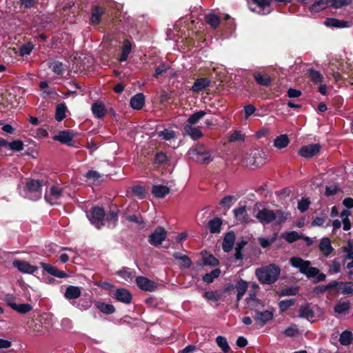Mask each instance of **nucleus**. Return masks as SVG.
Returning <instances> with one entry per match:
<instances>
[{
    "instance_id": "f257e3e1",
    "label": "nucleus",
    "mask_w": 353,
    "mask_h": 353,
    "mask_svg": "<svg viewBox=\"0 0 353 353\" xmlns=\"http://www.w3.org/2000/svg\"><path fill=\"white\" fill-rule=\"evenodd\" d=\"M289 215V213L285 212L281 210L274 211L265 208L259 210L255 217L259 222L263 225L269 224L274 221L276 223L281 224L288 219Z\"/></svg>"
},
{
    "instance_id": "f03ea898",
    "label": "nucleus",
    "mask_w": 353,
    "mask_h": 353,
    "mask_svg": "<svg viewBox=\"0 0 353 353\" xmlns=\"http://www.w3.org/2000/svg\"><path fill=\"white\" fill-rule=\"evenodd\" d=\"M281 274V268L279 265L271 263L266 266L257 268L255 274L262 284L271 285L274 283Z\"/></svg>"
},
{
    "instance_id": "7ed1b4c3",
    "label": "nucleus",
    "mask_w": 353,
    "mask_h": 353,
    "mask_svg": "<svg viewBox=\"0 0 353 353\" xmlns=\"http://www.w3.org/2000/svg\"><path fill=\"white\" fill-rule=\"evenodd\" d=\"M190 157L194 161L201 164H208L213 161L212 152L204 144L198 143L189 150Z\"/></svg>"
},
{
    "instance_id": "20e7f679",
    "label": "nucleus",
    "mask_w": 353,
    "mask_h": 353,
    "mask_svg": "<svg viewBox=\"0 0 353 353\" xmlns=\"http://www.w3.org/2000/svg\"><path fill=\"white\" fill-rule=\"evenodd\" d=\"M292 266L299 269L301 274H305L307 278H314L319 272V269L315 267H311L310 261H305L300 257H292L290 260Z\"/></svg>"
},
{
    "instance_id": "39448f33",
    "label": "nucleus",
    "mask_w": 353,
    "mask_h": 353,
    "mask_svg": "<svg viewBox=\"0 0 353 353\" xmlns=\"http://www.w3.org/2000/svg\"><path fill=\"white\" fill-rule=\"evenodd\" d=\"M87 216L92 224L100 230L105 225V212L103 207L98 205L92 207Z\"/></svg>"
},
{
    "instance_id": "423d86ee",
    "label": "nucleus",
    "mask_w": 353,
    "mask_h": 353,
    "mask_svg": "<svg viewBox=\"0 0 353 353\" xmlns=\"http://www.w3.org/2000/svg\"><path fill=\"white\" fill-rule=\"evenodd\" d=\"M167 237V231L163 227H157L154 231L149 235L148 242L153 246L160 245Z\"/></svg>"
},
{
    "instance_id": "0eeeda50",
    "label": "nucleus",
    "mask_w": 353,
    "mask_h": 353,
    "mask_svg": "<svg viewBox=\"0 0 353 353\" xmlns=\"http://www.w3.org/2000/svg\"><path fill=\"white\" fill-rule=\"evenodd\" d=\"M321 149L319 143H312L302 146L298 151V154L305 159H310L318 154Z\"/></svg>"
},
{
    "instance_id": "6e6552de",
    "label": "nucleus",
    "mask_w": 353,
    "mask_h": 353,
    "mask_svg": "<svg viewBox=\"0 0 353 353\" xmlns=\"http://www.w3.org/2000/svg\"><path fill=\"white\" fill-rule=\"evenodd\" d=\"M14 268L23 274H32L38 270V267L31 265L29 262L22 260H14L12 262Z\"/></svg>"
},
{
    "instance_id": "1a4fd4ad",
    "label": "nucleus",
    "mask_w": 353,
    "mask_h": 353,
    "mask_svg": "<svg viewBox=\"0 0 353 353\" xmlns=\"http://www.w3.org/2000/svg\"><path fill=\"white\" fill-rule=\"evenodd\" d=\"M136 283L141 290L144 291L154 292L157 288V283L142 276L136 278Z\"/></svg>"
},
{
    "instance_id": "9d476101",
    "label": "nucleus",
    "mask_w": 353,
    "mask_h": 353,
    "mask_svg": "<svg viewBox=\"0 0 353 353\" xmlns=\"http://www.w3.org/2000/svg\"><path fill=\"white\" fill-rule=\"evenodd\" d=\"M74 134L72 131L65 130L60 131L58 134L53 137V140L60 142L62 144H65L68 146H74L72 139Z\"/></svg>"
},
{
    "instance_id": "9b49d317",
    "label": "nucleus",
    "mask_w": 353,
    "mask_h": 353,
    "mask_svg": "<svg viewBox=\"0 0 353 353\" xmlns=\"http://www.w3.org/2000/svg\"><path fill=\"white\" fill-rule=\"evenodd\" d=\"M251 2L260 8V10L256 12L255 8H250V11L252 12H256L260 15H265L272 12V10L270 9L272 0H251Z\"/></svg>"
},
{
    "instance_id": "f8f14e48",
    "label": "nucleus",
    "mask_w": 353,
    "mask_h": 353,
    "mask_svg": "<svg viewBox=\"0 0 353 353\" xmlns=\"http://www.w3.org/2000/svg\"><path fill=\"white\" fill-rule=\"evenodd\" d=\"M324 25L332 28H346L352 26V23L349 21L328 17L324 21Z\"/></svg>"
},
{
    "instance_id": "ddd939ff",
    "label": "nucleus",
    "mask_w": 353,
    "mask_h": 353,
    "mask_svg": "<svg viewBox=\"0 0 353 353\" xmlns=\"http://www.w3.org/2000/svg\"><path fill=\"white\" fill-rule=\"evenodd\" d=\"M40 265L44 271L53 276L60 279L67 278L69 276L68 274L65 272L59 270L55 266H53L49 263L41 262Z\"/></svg>"
},
{
    "instance_id": "4468645a",
    "label": "nucleus",
    "mask_w": 353,
    "mask_h": 353,
    "mask_svg": "<svg viewBox=\"0 0 353 353\" xmlns=\"http://www.w3.org/2000/svg\"><path fill=\"white\" fill-rule=\"evenodd\" d=\"M235 239V233L232 230H230L225 234L222 243V249L225 252L228 253L232 250Z\"/></svg>"
},
{
    "instance_id": "2eb2a0df",
    "label": "nucleus",
    "mask_w": 353,
    "mask_h": 353,
    "mask_svg": "<svg viewBox=\"0 0 353 353\" xmlns=\"http://www.w3.org/2000/svg\"><path fill=\"white\" fill-rule=\"evenodd\" d=\"M254 319L261 326H263L273 319V312L270 310L261 312L255 310Z\"/></svg>"
},
{
    "instance_id": "dca6fc26",
    "label": "nucleus",
    "mask_w": 353,
    "mask_h": 353,
    "mask_svg": "<svg viewBox=\"0 0 353 353\" xmlns=\"http://www.w3.org/2000/svg\"><path fill=\"white\" fill-rule=\"evenodd\" d=\"M105 8L99 5H93L91 8L90 22L93 25L99 24L101 16L105 13Z\"/></svg>"
},
{
    "instance_id": "f3484780",
    "label": "nucleus",
    "mask_w": 353,
    "mask_h": 353,
    "mask_svg": "<svg viewBox=\"0 0 353 353\" xmlns=\"http://www.w3.org/2000/svg\"><path fill=\"white\" fill-rule=\"evenodd\" d=\"M114 298L125 304H130L132 302V296L128 290L119 288L115 291Z\"/></svg>"
},
{
    "instance_id": "a211bd4d",
    "label": "nucleus",
    "mask_w": 353,
    "mask_h": 353,
    "mask_svg": "<svg viewBox=\"0 0 353 353\" xmlns=\"http://www.w3.org/2000/svg\"><path fill=\"white\" fill-rule=\"evenodd\" d=\"M183 133L184 135L189 136L192 140H197L203 136L199 128L193 127L190 124H185L183 126Z\"/></svg>"
},
{
    "instance_id": "6ab92c4d",
    "label": "nucleus",
    "mask_w": 353,
    "mask_h": 353,
    "mask_svg": "<svg viewBox=\"0 0 353 353\" xmlns=\"http://www.w3.org/2000/svg\"><path fill=\"white\" fill-rule=\"evenodd\" d=\"M234 217L242 224H248L252 220L246 212V206H241L233 210Z\"/></svg>"
},
{
    "instance_id": "aec40b11",
    "label": "nucleus",
    "mask_w": 353,
    "mask_h": 353,
    "mask_svg": "<svg viewBox=\"0 0 353 353\" xmlns=\"http://www.w3.org/2000/svg\"><path fill=\"white\" fill-rule=\"evenodd\" d=\"M210 80L207 77L199 78L193 83L191 90L193 92L199 93L210 86Z\"/></svg>"
},
{
    "instance_id": "412c9836",
    "label": "nucleus",
    "mask_w": 353,
    "mask_h": 353,
    "mask_svg": "<svg viewBox=\"0 0 353 353\" xmlns=\"http://www.w3.org/2000/svg\"><path fill=\"white\" fill-rule=\"evenodd\" d=\"M131 107L134 110H140L143 108L145 104V96L143 93H137L134 95L130 101Z\"/></svg>"
},
{
    "instance_id": "4be33fe9",
    "label": "nucleus",
    "mask_w": 353,
    "mask_h": 353,
    "mask_svg": "<svg viewBox=\"0 0 353 353\" xmlns=\"http://www.w3.org/2000/svg\"><path fill=\"white\" fill-rule=\"evenodd\" d=\"M320 251L325 256H328L334 250L331 241L328 237H323L319 245Z\"/></svg>"
},
{
    "instance_id": "5701e85b",
    "label": "nucleus",
    "mask_w": 353,
    "mask_h": 353,
    "mask_svg": "<svg viewBox=\"0 0 353 353\" xmlns=\"http://www.w3.org/2000/svg\"><path fill=\"white\" fill-rule=\"evenodd\" d=\"M152 194L157 198H163L170 192L169 187L163 185H154L152 187Z\"/></svg>"
},
{
    "instance_id": "b1692460",
    "label": "nucleus",
    "mask_w": 353,
    "mask_h": 353,
    "mask_svg": "<svg viewBox=\"0 0 353 353\" xmlns=\"http://www.w3.org/2000/svg\"><path fill=\"white\" fill-rule=\"evenodd\" d=\"M253 77L259 85L269 86L272 83V79L268 74H262L259 72H256L253 74Z\"/></svg>"
},
{
    "instance_id": "393cba45",
    "label": "nucleus",
    "mask_w": 353,
    "mask_h": 353,
    "mask_svg": "<svg viewBox=\"0 0 353 353\" xmlns=\"http://www.w3.org/2000/svg\"><path fill=\"white\" fill-rule=\"evenodd\" d=\"M92 112L97 119H102L106 113L105 105L102 102L97 101L92 105Z\"/></svg>"
},
{
    "instance_id": "a878e982",
    "label": "nucleus",
    "mask_w": 353,
    "mask_h": 353,
    "mask_svg": "<svg viewBox=\"0 0 353 353\" xmlns=\"http://www.w3.org/2000/svg\"><path fill=\"white\" fill-rule=\"evenodd\" d=\"M62 194V189L56 185H52L50 189V193L46 194L45 199L50 204H53V200L59 199Z\"/></svg>"
},
{
    "instance_id": "bb28decb",
    "label": "nucleus",
    "mask_w": 353,
    "mask_h": 353,
    "mask_svg": "<svg viewBox=\"0 0 353 353\" xmlns=\"http://www.w3.org/2000/svg\"><path fill=\"white\" fill-rule=\"evenodd\" d=\"M119 210H110L105 217V222H108V228H114L118 224Z\"/></svg>"
},
{
    "instance_id": "cd10ccee",
    "label": "nucleus",
    "mask_w": 353,
    "mask_h": 353,
    "mask_svg": "<svg viewBox=\"0 0 353 353\" xmlns=\"http://www.w3.org/2000/svg\"><path fill=\"white\" fill-rule=\"evenodd\" d=\"M339 285L338 283L336 282V281H332V282L329 283L328 284L323 285H319L313 288V292L317 295L322 294L325 293V292H329L330 294H331V291L332 290H334V288L336 287V285Z\"/></svg>"
},
{
    "instance_id": "c85d7f7f",
    "label": "nucleus",
    "mask_w": 353,
    "mask_h": 353,
    "mask_svg": "<svg viewBox=\"0 0 353 353\" xmlns=\"http://www.w3.org/2000/svg\"><path fill=\"white\" fill-rule=\"evenodd\" d=\"M328 7H330L329 0H318L314 1L309 7V10L311 12L318 13L325 10Z\"/></svg>"
},
{
    "instance_id": "c756f323",
    "label": "nucleus",
    "mask_w": 353,
    "mask_h": 353,
    "mask_svg": "<svg viewBox=\"0 0 353 353\" xmlns=\"http://www.w3.org/2000/svg\"><path fill=\"white\" fill-rule=\"evenodd\" d=\"M115 274L125 281H129L135 276L136 271L128 267H123L121 270L117 271Z\"/></svg>"
},
{
    "instance_id": "7c9ffc66",
    "label": "nucleus",
    "mask_w": 353,
    "mask_h": 353,
    "mask_svg": "<svg viewBox=\"0 0 353 353\" xmlns=\"http://www.w3.org/2000/svg\"><path fill=\"white\" fill-rule=\"evenodd\" d=\"M81 290L79 287L74 285H69L66 288L64 296L67 299H76L80 297Z\"/></svg>"
},
{
    "instance_id": "2f4dec72",
    "label": "nucleus",
    "mask_w": 353,
    "mask_h": 353,
    "mask_svg": "<svg viewBox=\"0 0 353 353\" xmlns=\"http://www.w3.org/2000/svg\"><path fill=\"white\" fill-rule=\"evenodd\" d=\"M336 282L338 283L339 285H337L336 287L334 288V290H342L341 293L343 295L353 294V282L352 281L343 282V281H336Z\"/></svg>"
},
{
    "instance_id": "473e14b6",
    "label": "nucleus",
    "mask_w": 353,
    "mask_h": 353,
    "mask_svg": "<svg viewBox=\"0 0 353 353\" xmlns=\"http://www.w3.org/2000/svg\"><path fill=\"white\" fill-rule=\"evenodd\" d=\"M132 50V43L128 39H125L123 42L121 48V54L119 58V61L123 62L127 61L128 56Z\"/></svg>"
},
{
    "instance_id": "72a5a7b5",
    "label": "nucleus",
    "mask_w": 353,
    "mask_h": 353,
    "mask_svg": "<svg viewBox=\"0 0 353 353\" xmlns=\"http://www.w3.org/2000/svg\"><path fill=\"white\" fill-rule=\"evenodd\" d=\"M222 219L219 217H214L208 222V228L212 234H217L221 232Z\"/></svg>"
},
{
    "instance_id": "f704fd0d",
    "label": "nucleus",
    "mask_w": 353,
    "mask_h": 353,
    "mask_svg": "<svg viewBox=\"0 0 353 353\" xmlns=\"http://www.w3.org/2000/svg\"><path fill=\"white\" fill-rule=\"evenodd\" d=\"M94 305L100 312L105 314H112L115 312V307L112 304L101 301H95Z\"/></svg>"
},
{
    "instance_id": "c9c22d12",
    "label": "nucleus",
    "mask_w": 353,
    "mask_h": 353,
    "mask_svg": "<svg viewBox=\"0 0 353 353\" xmlns=\"http://www.w3.org/2000/svg\"><path fill=\"white\" fill-rule=\"evenodd\" d=\"M172 256L176 259L181 261V268H189L192 265V260L191 259L185 254H183L182 253L179 252H176L173 253Z\"/></svg>"
},
{
    "instance_id": "e433bc0d",
    "label": "nucleus",
    "mask_w": 353,
    "mask_h": 353,
    "mask_svg": "<svg viewBox=\"0 0 353 353\" xmlns=\"http://www.w3.org/2000/svg\"><path fill=\"white\" fill-rule=\"evenodd\" d=\"M48 67L54 73L60 75L62 74L64 71V65L61 61L53 60L48 63Z\"/></svg>"
},
{
    "instance_id": "4c0bfd02",
    "label": "nucleus",
    "mask_w": 353,
    "mask_h": 353,
    "mask_svg": "<svg viewBox=\"0 0 353 353\" xmlns=\"http://www.w3.org/2000/svg\"><path fill=\"white\" fill-rule=\"evenodd\" d=\"M42 182L38 179H31L26 183V188L29 192L41 194Z\"/></svg>"
},
{
    "instance_id": "58836bf2",
    "label": "nucleus",
    "mask_w": 353,
    "mask_h": 353,
    "mask_svg": "<svg viewBox=\"0 0 353 353\" xmlns=\"http://www.w3.org/2000/svg\"><path fill=\"white\" fill-rule=\"evenodd\" d=\"M248 283L242 279L239 281L235 285V288L237 290L236 301L239 302L243 298V295L248 290Z\"/></svg>"
},
{
    "instance_id": "ea45409f",
    "label": "nucleus",
    "mask_w": 353,
    "mask_h": 353,
    "mask_svg": "<svg viewBox=\"0 0 353 353\" xmlns=\"http://www.w3.org/2000/svg\"><path fill=\"white\" fill-rule=\"evenodd\" d=\"M328 209L323 210L320 214L319 216H316L313 219L311 222L312 227H321L323 225L325 220L328 218L327 215Z\"/></svg>"
},
{
    "instance_id": "a19ab883",
    "label": "nucleus",
    "mask_w": 353,
    "mask_h": 353,
    "mask_svg": "<svg viewBox=\"0 0 353 353\" xmlns=\"http://www.w3.org/2000/svg\"><path fill=\"white\" fill-rule=\"evenodd\" d=\"M123 217L125 218V220L138 225H143L145 223V221L140 213L129 215L127 214V210L123 212Z\"/></svg>"
},
{
    "instance_id": "79ce46f5",
    "label": "nucleus",
    "mask_w": 353,
    "mask_h": 353,
    "mask_svg": "<svg viewBox=\"0 0 353 353\" xmlns=\"http://www.w3.org/2000/svg\"><path fill=\"white\" fill-rule=\"evenodd\" d=\"M205 22L213 29H216L221 23V18L215 14H208L205 16Z\"/></svg>"
},
{
    "instance_id": "37998d69",
    "label": "nucleus",
    "mask_w": 353,
    "mask_h": 353,
    "mask_svg": "<svg viewBox=\"0 0 353 353\" xmlns=\"http://www.w3.org/2000/svg\"><path fill=\"white\" fill-rule=\"evenodd\" d=\"M67 107L64 103H59L55 110V119L60 122L66 117Z\"/></svg>"
},
{
    "instance_id": "c03bdc74",
    "label": "nucleus",
    "mask_w": 353,
    "mask_h": 353,
    "mask_svg": "<svg viewBox=\"0 0 353 353\" xmlns=\"http://www.w3.org/2000/svg\"><path fill=\"white\" fill-rule=\"evenodd\" d=\"M289 143L290 139L287 134H281L274 140V145L279 149L285 148Z\"/></svg>"
},
{
    "instance_id": "a18cd8bd",
    "label": "nucleus",
    "mask_w": 353,
    "mask_h": 353,
    "mask_svg": "<svg viewBox=\"0 0 353 353\" xmlns=\"http://www.w3.org/2000/svg\"><path fill=\"white\" fill-rule=\"evenodd\" d=\"M314 316V312L310 307V304H305V305H301L299 308V317L310 319Z\"/></svg>"
},
{
    "instance_id": "49530a36",
    "label": "nucleus",
    "mask_w": 353,
    "mask_h": 353,
    "mask_svg": "<svg viewBox=\"0 0 353 353\" xmlns=\"http://www.w3.org/2000/svg\"><path fill=\"white\" fill-rule=\"evenodd\" d=\"M353 341V334L350 330H345L340 334L339 342L342 345H349Z\"/></svg>"
},
{
    "instance_id": "de8ad7c7",
    "label": "nucleus",
    "mask_w": 353,
    "mask_h": 353,
    "mask_svg": "<svg viewBox=\"0 0 353 353\" xmlns=\"http://www.w3.org/2000/svg\"><path fill=\"white\" fill-rule=\"evenodd\" d=\"M350 309V303L347 301L344 302H339L334 307V312L342 314L347 312Z\"/></svg>"
},
{
    "instance_id": "09e8293b",
    "label": "nucleus",
    "mask_w": 353,
    "mask_h": 353,
    "mask_svg": "<svg viewBox=\"0 0 353 353\" xmlns=\"http://www.w3.org/2000/svg\"><path fill=\"white\" fill-rule=\"evenodd\" d=\"M205 114L206 112L203 110H199L193 113L188 119L187 124H190L191 125L196 124Z\"/></svg>"
},
{
    "instance_id": "8fccbe9b",
    "label": "nucleus",
    "mask_w": 353,
    "mask_h": 353,
    "mask_svg": "<svg viewBox=\"0 0 353 353\" xmlns=\"http://www.w3.org/2000/svg\"><path fill=\"white\" fill-rule=\"evenodd\" d=\"M296 300L295 299H290L282 300L279 303V308L281 313L286 312L291 306L295 305Z\"/></svg>"
},
{
    "instance_id": "3c124183",
    "label": "nucleus",
    "mask_w": 353,
    "mask_h": 353,
    "mask_svg": "<svg viewBox=\"0 0 353 353\" xmlns=\"http://www.w3.org/2000/svg\"><path fill=\"white\" fill-rule=\"evenodd\" d=\"M299 292V287H287L285 288L281 289L279 292L278 294L279 296H295Z\"/></svg>"
},
{
    "instance_id": "603ef678",
    "label": "nucleus",
    "mask_w": 353,
    "mask_h": 353,
    "mask_svg": "<svg viewBox=\"0 0 353 353\" xmlns=\"http://www.w3.org/2000/svg\"><path fill=\"white\" fill-rule=\"evenodd\" d=\"M221 274V270L219 268L214 269L209 273H206L203 276V281L206 283H212L215 279L218 278Z\"/></svg>"
},
{
    "instance_id": "864d4df0",
    "label": "nucleus",
    "mask_w": 353,
    "mask_h": 353,
    "mask_svg": "<svg viewBox=\"0 0 353 353\" xmlns=\"http://www.w3.org/2000/svg\"><path fill=\"white\" fill-rule=\"evenodd\" d=\"M246 301L251 310H254L259 305L263 306L262 302L256 299V294L254 292L249 294V296L246 298Z\"/></svg>"
},
{
    "instance_id": "5fc2aeb1",
    "label": "nucleus",
    "mask_w": 353,
    "mask_h": 353,
    "mask_svg": "<svg viewBox=\"0 0 353 353\" xmlns=\"http://www.w3.org/2000/svg\"><path fill=\"white\" fill-rule=\"evenodd\" d=\"M223 295V292L220 291H207L203 294V297L205 298L208 300L213 301H218L221 299V296Z\"/></svg>"
},
{
    "instance_id": "6e6d98bb",
    "label": "nucleus",
    "mask_w": 353,
    "mask_h": 353,
    "mask_svg": "<svg viewBox=\"0 0 353 353\" xmlns=\"http://www.w3.org/2000/svg\"><path fill=\"white\" fill-rule=\"evenodd\" d=\"M281 237L285 239L288 243H294L301 239V236L296 231L285 232L281 234Z\"/></svg>"
},
{
    "instance_id": "4d7b16f0",
    "label": "nucleus",
    "mask_w": 353,
    "mask_h": 353,
    "mask_svg": "<svg viewBox=\"0 0 353 353\" xmlns=\"http://www.w3.org/2000/svg\"><path fill=\"white\" fill-rule=\"evenodd\" d=\"M13 310L20 314H25L32 310V306L29 303L14 305Z\"/></svg>"
},
{
    "instance_id": "13d9d810",
    "label": "nucleus",
    "mask_w": 353,
    "mask_h": 353,
    "mask_svg": "<svg viewBox=\"0 0 353 353\" xmlns=\"http://www.w3.org/2000/svg\"><path fill=\"white\" fill-rule=\"evenodd\" d=\"M308 74L311 81L315 83H321L323 81V77L321 72L314 69H309Z\"/></svg>"
},
{
    "instance_id": "bf43d9fd",
    "label": "nucleus",
    "mask_w": 353,
    "mask_h": 353,
    "mask_svg": "<svg viewBox=\"0 0 353 353\" xmlns=\"http://www.w3.org/2000/svg\"><path fill=\"white\" fill-rule=\"evenodd\" d=\"M216 342L218 346L222 350V351L224 353H227L229 352L230 347L228 345V343L225 337L223 336H218L216 338Z\"/></svg>"
},
{
    "instance_id": "052dcab7",
    "label": "nucleus",
    "mask_w": 353,
    "mask_h": 353,
    "mask_svg": "<svg viewBox=\"0 0 353 353\" xmlns=\"http://www.w3.org/2000/svg\"><path fill=\"white\" fill-rule=\"evenodd\" d=\"M310 204V198L302 197L298 201L297 208L301 212L303 213L309 209Z\"/></svg>"
},
{
    "instance_id": "680f3d73",
    "label": "nucleus",
    "mask_w": 353,
    "mask_h": 353,
    "mask_svg": "<svg viewBox=\"0 0 353 353\" xmlns=\"http://www.w3.org/2000/svg\"><path fill=\"white\" fill-rule=\"evenodd\" d=\"M330 6L338 9L350 5L352 0H329Z\"/></svg>"
},
{
    "instance_id": "e2e57ef3",
    "label": "nucleus",
    "mask_w": 353,
    "mask_h": 353,
    "mask_svg": "<svg viewBox=\"0 0 353 353\" xmlns=\"http://www.w3.org/2000/svg\"><path fill=\"white\" fill-rule=\"evenodd\" d=\"M203 265L216 267L219 264V261L212 254L203 258Z\"/></svg>"
},
{
    "instance_id": "0e129e2a",
    "label": "nucleus",
    "mask_w": 353,
    "mask_h": 353,
    "mask_svg": "<svg viewBox=\"0 0 353 353\" xmlns=\"http://www.w3.org/2000/svg\"><path fill=\"white\" fill-rule=\"evenodd\" d=\"M157 134L159 137H162L163 139L166 140V141H169V140L174 139L175 137V134H176V133L174 130H169V129H164L162 131L158 132Z\"/></svg>"
},
{
    "instance_id": "69168bd1",
    "label": "nucleus",
    "mask_w": 353,
    "mask_h": 353,
    "mask_svg": "<svg viewBox=\"0 0 353 353\" xmlns=\"http://www.w3.org/2000/svg\"><path fill=\"white\" fill-rule=\"evenodd\" d=\"M132 192L141 199H144L146 194L145 188L141 185H134L132 189Z\"/></svg>"
},
{
    "instance_id": "338daca9",
    "label": "nucleus",
    "mask_w": 353,
    "mask_h": 353,
    "mask_svg": "<svg viewBox=\"0 0 353 353\" xmlns=\"http://www.w3.org/2000/svg\"><path fill=\"white\" fill-rule=\"evenodd\" d=\"M39 3V0H19V4L21 8L30 9L35 8Z\"/></svg>"
},
{
    "instance_id": "774afa93",
    "label": "nucleus",
    "mask_w": 353,
    "mask_h": 353,
    "mask_svg": "<svg viewBox=\"0 0 353 353\" xmlns=\"http://www.w3.org/2000/svg\"><path fill=\"white\" fill-rule=\"evenodd\" d=\"M168 160L167 155L163 152H158L154 157V163L163 165Z\"/></svg>"
}]
</instances>
